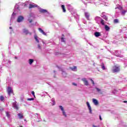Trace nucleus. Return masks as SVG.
Segmentation results:
<instances>
[{
    "label": "nucleus",
    "mask_w": 127,
    "mask_h": 127,
    "mask_svg": "<svg viewBox=\"0 0 127 127\" xmlns=\"http://www.w3.org/2000/svg\"><path fill=\"white\" fill-rule=\"evenodd\" d=\"M113 69L112 70L113 73H116L117 72H120V66L115 65L113 67Z\"/></svg>",
    "instance_id": "obj_1"
},
{
    "label": "nucleus",
    "mask_w": 127,
    "mask_h": 127,
    "mask_svg": "<svg viewBox=\"0 0 127 127\" xmlns=\"http://www.w3.org/2000/svg\"><path fill=\"white\" fill-rule=\"evenodd\" d=\"M7 93L9 96H10V94L13 93V90L11 89V87H8L7 89Z\"/></svg>",
    "instance_id": "obj_2"
},
{
    "label": "nucleus",
    "mask_w": 127,
    "mask_h": 127,
    "mask_svg": "<svg viewBox=\"0 0 127 127\" xmlns=\"http://www.w3.org/2000/svg\"><path fill=\"white\" fill-rule=\"evenodd\" d=\"M87 106L89 110L90 114H92V107H91V105H90V103L88 102H86Z\"/></svg>",
    "instance_id": "obj_3"
},
{
    "label": "nucleus",
    "mask_w": 127,
    "mask_h": 127,
    "mask_svg": "<svg viewBox=\"0 0 127 127\" xmlns=\"http://www.w3.org/2000/svg\"><path fill=\"white\" fill-rule=\"evenodd\" d=\"M23 32L26 34V35H27V34H29L30 35H31V33L28 32V30L26 29H24L23 30Z\"/></svg>",
    "instance_id": "obj_4"
},
{
    "label": "nucleus",
    "mask_w": 127,
    "mask_h": 127,
    "mask_svg": "<svg viewBox=\"0 0 127 127\" xmlns=\"http://www.w3.org/2000/svg\"><path fill=\"white\" fill-rule=\"evenodd\" d=\"M23 19H24V18L23 16H19L17 19V22H21V21H22L23 20Z\"/></svg>",
    "instance_id": "obj_5"
},
{
    "label": "nucleus",
    "mask_w": 127,
    "mask_h": 127,
    "mask_svg": "<svg viewBox=\"0 0 127 127\" xmlns=\"http://www.w3.org/2000/svg\"><path fill=\"white\" fill-rule=\"evenodd\" d=\"M82 81H83L85 86H88L89 85V82H88V81L87 79H86V78H82Z\"/></svg>",
    "instance_id": "obj_6"
},
{
    "label": "nucleus",
    "mask_w": 127,
    "mask_h": 127,
    "mask_svg": "<svg viewBox=\"0 0 127 127\" xmlns=\"http://www.w3.org/2000/svg\"><path fill=\"white\" fill-rule=\"evenodd\" d=\"M92 101H93V103L96 106H97V105H99V102L98 101V100L97 99H93Z\"/></svg>",
    "instance_id": "obj_7"
},
{
    "label": "nucleus",
    "mask_w": 127,
    "mask_h": 127,
    "mask_svg": "<svg viewBox=\"0 0 127 127\" xmlns=\"http://www.w3.org/2000/svg\"><path fill=\"white\" fill-rule=\"evenodd\" d=\"M40 12L41 13H46L47 12V10L44 9H40Z\"/></svg>",
    "instance_id": "obj_8"
},
{
    "label": "nucleus",
    "mask_w": 127,
    "mask_h": 127,
    "mask_svg": "<svg viewBox=\"0 0 127 127\" xmlns=\"http://www.w3.org/2000/svg\"><path fill=\"white\" fill-rule=\"evenodd\" d=\"M13 107L16 110H18V107L17 106V105H16V102H14L13 103Z\"/></svg>",
    "instance_id": "obj_9"
},
{
    "label": "nucleus",
    "mask_w": 127,
    "mask_h": 127,
    "mask_svg": "<svg viewBox=\"0 0 127 127\" xmlns=\"http://www.w3.org/2000/svg\"><path fill=\"white\" fill-rule=\"evenodd\" d=\"M38 30L40 31V32L42 33V34H43L44 35H46V33L45 32H44V31H43V30H42V29H41V28H39Z\"/></svg>",
    "instance_id": "obj_10"
},
{
    "label": "nucleus",
    "mask_w": 127,
    "mask_h": 127,
    "mask_svg": "<svg viewBox=\"0 0 127 127\" xmlns=\"http://www.w3.org/2000/svg\"><path fill=\"white\" fill-rule=\"evenodd\" d=\"M18 117L20 120L23 119V114L22 113H19L18 114Z\"/></svg>",
    "instance_id": "obj_11"
},
{
    "label": "nucleus",
    "mask_w": 127,
    "mask_h": 127,
    "mask_svg": "<svg viewBox=\"0 0 127 127\" xmlns=\"http://www.w3.org/2000/svg\"><path fill=\"white\" fill-rule=\"evenodd\" d=\"M94 35L96 37H99V36H101V33L99 32H96L94 33Z\"/></svg>",
    "instance_id": "obj_12"
},
{
    "label": "nucleus",
    "mask_w": 127,
    "mask_h": 127,
    "mask_svg": "<svg viewBox=\"0 0 127 127\" xmlns=\"http://www.w3.org/2000/svg\"><path fill=\"white\" fill-rule=\"evenodd\" d=\"M34 39H35L36 42H37V43H39V40H38V36H37V35H35L34 36Z\"/></svg>",
    "instance_id": "obj_13"
},
{
    "label": "nucleus",
    "mask_w": 127,
    "mask_h": 127,
    "mask_svg": "<svg viewBox=\"0 0 127 127\" xmlns=\"http://www.w3.org/2000/svg\"><path fill=\"white\" fill-rule=\"evenodd\" d=\"M105 29L106 30V31H109V30L110 29V28L107 25H105Z\"/></svg>",
    "instance_id": "obj_14"
},
{
    "label": "nucleus",
    "mask_w": 127,
    "mask_h": 127,
    "mask_svg": "<svg viewBox=\"0 0 127 127\" xmlns=\"http://www.w3.org/2000/svg\"><path fill=\"white\" fill-rule=\"evenodd\" d=\"M70 69L71 70V71H75V70L77 69V66H73L72 67H70Z\"/></svg>",
    "instance_id": "obj_15"
},
{
    "label": "nucleus",
    "mask_w": 127,
    "mask_h": 127,
    "mask_svg": "<svg viewBox=\"0 0 127 127\" xmlns=\"http://www.w3.org/2000/svg\"><path fill=\"white\" fill-rule=\"evenodd\" d=\"M85 17L89 20V17L90 16V15L89 14V13H85Z\"/></svg>",
    "instance_id": "obj_16"
},
{
    "label": "nucleus",
    "mask_w": 127,
    "mask_h": 127,
    "mask_svg": "<svg viewBox=\"0 0 127 127\" xmlns=\"http://www.w3.org/2000/svg\"><path fill=\"white\" fill-rule=\"evenodd\" d=\"M59 108L61 109V111H62L63 115H64V108H63L62 106H60Z\"/></svg>",
    "instance_id": "obj_17"
},
{
    "label": "nucleus",
    "mask_w": 127,
    "mask_h": 127,
    "mask_svg": "<svg viewBox=\"0 0 127 127\" xmlns=\"http://www.w3.org/2000/svg\"><path fill=\"white\" fill-rule=\"evenodd\" d=\"M102 18L105 19L106 21H108V17H107V16L104 15L103 16H102Z\"/></svg>",
    "instance_id": "obj_18"
},
{
    "label": "nucleus",
    "mask_w": 127,
    "mask_h": 127,
    "mask_svg": "<svg viewBox=\"0 0 127 127\" xmlns=\"http://www.w3.org/2000/svg\"><path fill=\"white\" fill-rule=\"evenodd\" d=\"M29 63L30 65H31V64L33 63V61H34V60H33V59H29Z\"/></svg>",
    "instance_id": "obj_19"
},
{
    "label": "nucleus",
    "mask_w": 127,
    "mask_h": 127,
    "mask_svg": "<svg viewBox=\"0 0 127 127\" xmlns=\"http://www.w3.org/2000/svg\"><path fill=\"white\" fill-rule=\"evenodd\" d=\"M33 7H35V6L33 4H30L29 6V8H33Z\"/></svg>",
    "instance_id": "obj_20"
},
{
    "label": "nucleus",
    "mask_w": 127,
    "mask_h": 127,
    "mask_svg": "<svg viewBox=\"0 0 127 127\" xmlns=\"http://www.w3.org/2000/svg\"><path fill=\"white\" fill-rule=\"evenodd\" d=\"M101 23L102 25H105V21L101 19Z\"/></svg>",
    "instance_id": "obj_21"
},
{
    "label": "nucleus",
    "mask_w": 127,
    "mask_h": 127,
    "mask_svg": "<svg viewBox=\"0 0 127 127\" xmlns=\"http://www.w3.org/2000/svg\"><path fill=\"white\" fill-rule=\"evenodd\" d=\"M0 101H3V100H4V97H3V96H0Z\"/></svg>",
    "instance_id": "obj_22"
},
{
    "label": "nucleus",
    "mask_w": 127,
    "mask_h": 127,
    "mask_svg": "<svg viewBox=\"0 0 127 127\" xmlns=\"http://www.w3.org/2000/svg\"><path fill=\"white\" fill-rule=\"evenodd\" d=\"M126 12H127V10H123L122 12V14L123 15H125V14H126Z\"/></svg>",
    "instance_id": "obj_23"
},
{
    "label": "nucleus",
    "mask_w": 127,
    "mask_h": 127,
    "mask_svg": "<svg viewBox=\"0 0 127 127\" xmlns=\"http://www.w3.org/2000/svg\"><path fill=\"white\" fill-rule=\"evenodd\" d=\"M55 55H61V53H59L58 52H56L55 53Z\"/></svg>",
    "instance_id": "obj_24"
},
{
    "label": "nucleus",
    "mask_w": 127,
    "mask_h": 127,
    "mask_svg": "<svg viewBox=\"0 0 127 127\" xmlns=\"http://www.w3.org/2000/svg\"><path fill=\"white\" fill-rule=\"evenodd\" d=\"M114 21L115 23H118V22H119V20L118 19H115Z\"/></svg>",
    "instance_id": "obj_25"
},
{
    "label": "nucleus",
    "mask_w": 127,
    "mask_h": 127,
    "mask_svg": "<svg viewBox=\"0 0 127 127\" xmlns=\"http://www.w3.org/2000/svg\"><path fill=\"white\" fill-rule=\"evenodd\" d=\"M6 115L7 118H9V117H10V115H9V113L8 112H6Z\"/></svg>",
    "instance_id": "obj_26"
},
{
    "label": "nucleus",
    "mask_w": 127,
    "mask_h": 127,
    "mask_svg": "<svg viewBox=\"0 0 127 127\" xmlns=\"http://www.w3.org/2000/svg\"><path fill=\"white\" fill-rule=\"evenodd\" d=\"M34 98H28L27 99V101H34Z\"/></svg>",
    "instance_id": "obj_27"
},
{
    "label": "nucleus",
    "mask_w": 127,
    "mask_h": 127,
    "mask_svg": "<svg viewBox=\"0 0 127 127\" xmlns=\"http://www.w3.org/2000/svg\"><path fill=\"white\" fill-rule=\"evenodd\" d=\"M90 80L92 82V83L93 84V85H95V82L94 81V80H93L92 78H90Z\"/></svg>",
    "instance_id": "obj_28"
},
{
    "label": "nucleus",
    "mask_w": 127,
    "mask_h": 127,
    "mask_svg": "<svg viewBox=\"0 0 127 127\" xmlns=\"http://www.w3.org/2000/svg\"><path fill=\"white\" fill-rule=\"evenodd\" d=\"M95 89L97 90V92H101V89H100L99 88H95Z\"/></svg>",
    "instance_id": "obj_29"
},
{
    "label": "nucleus",
    "mask_w": 127,
    "mask_h": 127,
    "mask_svg": "<svg viewBox=\"0 0 127 127\" xmlns=\"http://www.w3.org/2000/svg\"><path fill=\"white\" fill-rule=\"evenodd\" d=\"M32 94L33 95V96H34V97H35V93L34 92V91H32Z\"/></svg>",
    "instance_id": "obj_30"
},
{
    "label": "nucleus",
    "mask_w": 127,
    "mask_h": 127,
    "mask_svg": "<svg viewBox=\"0 0 127 127\" xmlns=\"http://www.w3.org/2000/svg\"><path fill=\"white\" fill-rule=\"evenodd\" d=\"M102 69L103 70H105L106 69V67H105V65H103L102 66Z\"/></svg>",
    "instance_id": "obj_31"
},
{
    "label": "nucleus",
    "mask_w": 127,
    "mask_h": 127,
    "mask_svg": "<svg viewBox=\"0 0 127 127\" xmlns=\"http://www.w3.org/2000/svg\"><path fill=\"white\" fill-rule=\"evenodd\" d=\"M38 48H39V49L41 50V46H40V45L39 44L38 45Z\"/></svg>",
    "instance_id": "obj_32"
},
{
    "label": "nucleus",
    "mask_w": 127,
    "mask_h": 127,
    "mask_svg": "<svg viewBox=\"0 0 127 127\" xmlns=\"http://www.w3.org/2000/svg\"><path fill=\"white\" fill-rule=\"evenodd\" d=\"M62 8L63 9V11H64V5H62Z\"/></svg>",
    "instance_id": "obj_33"
},
{
    "label": "nucleus",
    "mask_w": 127,
    "mask_h": 127,
    "mask_svg": "<svg viewBox=\"0 0 127 127\" xmlns=\"http://www.w3.org/2000/svg\"><path fill=\"white\" fill-rule=\"evenodd\" d=\"M29 21L30 23H31V22H32V19H29Z\"/></svg>",
    "instance_id": "obj_34"
},
{
    "label": "nucleus",
    "mask_w": 127,
    "mask_h": 127,
    "mask_svg": "<svg viewBox=\"0 0 127 127\" xmlns=\"http://www.w3.org/2000/svg\"><path fill=\"white\" fill-rule=\"evenodd\" d=\"M61 40H62V41L63 42H64V38L62 37V38H61Z\"/></svg>",
    "instance_id": "obj_35"
},
{
    "label": "nucleus",
    "mask_w": 127,
    "mask_h": 127,
    "mask_svg": "<svg viewBox=\"0 0 127 127\" xmlns=\"http://www.w3.org/2000/svg\"><path fill=\"white\" fill-rule=\"evenodd\" d=\"M99 119L100 120V121H102L103 119H102V117L101 116V115L99 116Z\"/></svg>",
    "instance_id": "obj_36"
},
{
    "label": "nucleus",
    "mask_w": 127,
    "mask_h": 127,
    "mask_svg": "<svg viewBox=\"0 0 127 127\" xmlns=\"http://www.w3.org/2000/svg\"><path fill=\"white\" fill-rule=\"evenodd\" d=\"M72 85H73V86H77V84H76L75 83H72Z\"/></svg>",
    "instance_id": "obj_37"
},
{
    "label": "nucleus",
    "mask_w": 127,
    "mask_h": 127,
    "mask_svg": "<svg viewBox=\"0 0 127 127\" xmlns=\"http://www.w3.org/2000/svg\"><path fill=\"white\" fill-rule=\"evenodd\" d=\"M123 103H125L127 104V101H124Z\"/></svg>",
    "instance_id": "obj_38"
},
{
    "label": "nucleus",
    "mask_w": 127,
    "mask_h": 127,
    "mask_svg": "<svg viewBox=\"0 0 127 127\" xmlns=\"http://www.w3.org/2000/svg\"><path fill=\"white\" fill-rule=\"evenodd\" d=\"M100 94H101V95H103V92H100Z\"/></svg>",
    "instance_id": "obj_39"
},
{
    "label": "nucleus",
    "mask_w": 127,
    "mask_h": 127,
    "mask_svg": "<svg viewBox=\"0 0 127 127\" xmlns=\"http://www.w3.org/2000/svg\"><path fill=\"white\" fill-rule=\"evenodd\" d=\"M66 11V9H65V8H64V12H65Z\"/></svg>",
    "instance_id": "obj_40"
},
{
    "label": "nucleus",
    "mask_w": 127,
    "mask_h": 127,
    "mask_svg": "<svg viewBox=\"0 0 127 127\" xmlns=\"http://www.w3.org/2000/svg\"><path fill=\"white\" fill-rule=\"evenodd\" d=\"M64 117H66V114H65V113L64 114Z\"/></svg>",
    "instance_id": "obj_41"
},
{
    "label": "nucleus",
    "mask_w": 127,
    "mask_h": 127,
    "mask_svg": "<svg viewBox=\"0 0 127 127\" xmlns=\"http://www.w3.org/2000/svg\"><path fill=\"white\" fill-rule=\"evenodd\" d=\"M11 28H12L11 27H9V29H11Z\"/></svg>",
    "instance_id": "obj_42"
},
{
    "label": "nucleus",
    "mask_w": 127,
    "mask_h": 127,
    "mask_svg": "<svg viewBox=\"0 0 127 127\" xmlns=\"http://www.w3.org/2000/svg\"><path fill=\"white\" fill-rule=\"evenodd\" d=\"M121 9H123V7H121Z\"/></svg>",
    "instance_id": "obj_43"
},
{
    "label": "nucleus",
    "mask_w": 127,
    "mask_h": 127,
    "mask_svg": "<svg viewBox=\"0 0 127 127\" xmlns=\"http://www.w3.org/2000/svg\"><path fill=\"white\" fill-rule=\"evenodd\" d=\"M54 104H55V102L54 101Z\"/></svg>",
    "instance_id": "obj_44"
},
{
    "label": "nucleus",
    "mask_w": 127,
    "mask_h": 127,
    "mask_svg": "<svg viewBox=\"0 0 127 127\" xmlns=\"http://www.w3.org/2000/svg\"><path fill=\"white\" fill-rule=\"evenodd\" d=\"M20 127H22V126H20Z\"/></svg>",
    "instance_id": "obj_45"
}]
</instances>
